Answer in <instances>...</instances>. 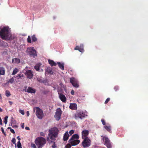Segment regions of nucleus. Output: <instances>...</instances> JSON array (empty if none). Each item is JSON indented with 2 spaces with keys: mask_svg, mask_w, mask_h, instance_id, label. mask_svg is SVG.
Wrapping results in <instances>:
<instances>
[{
  "mask_svg": "<svg viewBox=\"0 0 148 148\" xmlns=\"http://www.w3.org/2000/svg\"><path fill=\"white\" fill-rule=\"evenodd\" d=\"M59 131L58 129L56 127L51 128L49 130V133L48 134L49 137H47V141H49V138L52 140H55L58 136Z\"/></svg>",
  "mask_w": 148,
  "mask_h": 148,
  "instance_id": "1",
  "label": "nucleus"
},
{
  "mask_svg": "<svg viewBox=\"0 0 148 148\" xmlns=\"http://www.w3.org/2000/svg\"><path fill=\"white\" fill-rule=\"evenodd\" d=\"M11 36V35L7 27H4L0 31V37L2 39L5 40H10Z\"/></svg>",
  "mask_w": 148,
  "mask_h": 148,
  "instance_id": "2",
  "label": "nucleus"
},
{
  "mask_svg": "<svg viewBox=\"0 0 148 148\" xmlns=\"http://www.w3.org/2000/svg\"><path fill=\"white\" fill-rule=\"evenodd\" d=\"M46 139L42 137H38L35 140V143L38 148H42L46 143Z\"/></svg>",
  "mask_w": 148,
  "mask_h": 148,
  "instance_id": "3",
  "label": "nucleus"
},
{
  "mask_svg": "<svg viewBox=\"0 0 148 148\" xmlns=\"http://www.w3.org/2000/svg\"><path fill=\"white\" fill-rule=\"evenodd\" d=\"M26 52L28 55L33 58H35L37 56L36 51L33 47L27 48Z\"/></svg>",
  "mask_w": 148,
  "mask_h": 148,
  "instance_id": "4",
  "label": "nucleus"
},
{
  "mask_svg": "<svg viewBox=\"0 0 148 148\" xmlns=\"http://www.w3.org/2000/svg\"><path fill=\"white\" fill-rule=\"evenodd\" d=\"M36 109V114L38 118L40 119H42L44 116V114L42 110L40 108L37 107L34 108V111Z\"/></svg>",
  "mask_w": 148,
  "mask_h": 148,
  "instance_id": "5",
  "label": "nucleus"
},
{
  "mask_svg": "<svg viewBox=\"0 0 148 148\" xmlns=\"http://www.w3.org/2000/svg\"><path fill=\"white\" fill-rule=\"evenodd\" d=\"M85 116V114L84 112L82 111L77 110L75 113L74 117L76 119H82Z\"/></svg>",
  "mask_w": 148,
  "mask_h": 148,
  "instance_id": "6",
  "label": "nucleus"
},
{
  "mask_svg": "<svg viewBox=\"0 0 148 148\" xmlns=\"http://www.w3.org/2000/svg\"><path fill=\"white\" fill-rule=\"evenodd\" d=\"M91 143L90 140L88 137H86L84 138L82 142V144L84 147L86 148L89 147L91 145Z\"/></svg>",
  "mask_w": 148,
  "mask_h": 148,
  "instance_id": "7",
  "label": "nucleus"
},
{
  "mask_svg": "<svg viewBox=\"0 0 148 148\" xmlns=\"http://www.w3.org/2000/svg\"><path fill=\"white\" fill-rule=\"evenodd\" d=\"M70 82L73 87L78 88L79 87L78 82L77 80L74 77H71L70 79Z\"/></svg>",
  "mask_w": 148,
  "mask_h": 148,
  "instance_id": "8",
  "label": "nucleus"
},
{
  "mask_svg": "<svg viewBox=\"0 0 148 148\" xmlns=\"http://www.w3.org/2000/svg\"><path fill=\"white\" fill-rule=\"evenodd\" d=\"M62 112L60 108H58L55 112L54 117L57 121L59 120L61 118Z\"/></svg>",
  "mask_w": 148,
  "mask_h": 148,
  "instance_id": "9",
  "label": "nucleus"
},
{
  "mask_svg": "<svg viewBox=\"0 0 148 148\" xmlns=\"http://www.w3.org/2000/svg\"><path fill=\"white\" fill-rule=\"evenodd\" d=\"M69 142L72 146H75L78 144L79 143L80 141L78 140L70 139L69 140Z\"/></svg>",
  "mask_w": 148,
  "mask_h": 148,
  "instance_id": "10",
  "label": "nucleus"
},
{
  "mask_svg": "<svg viewBox=\"0 0 148 148\" xmlns=\"http://www.w3.org/2000/svg\"><path fill=\"white\" fill-rule=\"evenodd\" d=\"M33 72L30 70L26 71L25 75L27 76V77L30 79L32 78L33 77Z\"/></svg>",
  "mask_w": 148,
  "mask_h": 148,
  "instance_id": "11",
  "label": "nucleus"
},
{
  "mask_svg": "<svg viewBox=\"0 0 148 148\" xmlns=\"http://www.w3.org/2000/svg\"><path fill=\"white\" fill-rule=\"evenodd\" d=\"M74 49L75 50H79L80 52H83L84 51L83 45V44H81L79 46H77L74 48Z\"/></svg>",
  "mask_w": 148,
  "mask_h": 148,
  "instance_id": "12",
  "label": "nucleus"
},
{
  "mask_svg": "<svg viewBox=\"0 0 148 148\" xmlns=\"http://www.w3.org/2000/svg\"><path fill=\"white\" fill-rule=\"evenodd\" d=\"M59 97L60 99L63 102L65 103L66 101V98L65 96L62 93H60L58 91Z\"/></svg>",
  "mask_w": 148,
  "mask_h": 148,
  "instance_id": "13",
  "label": "nucleus"
},
{
  "mask_svg": "<svg viewBox=\"0 0 148 148\" xmlns=\"http://www.w3.org/2000/svg\"><path fill=\"white\" fill-rule=\"evenodd\" d=\"M89 133V131L87 130H84L82 132V139H84L86 137H88L87 136Z\"/></svg>",
  "mask_w": 148,
  "mask_h": 148,
  "instance_id": "14",
  "label": "nucleus"
},
{
  "mask_svg": "<svg viewBox=\"0 0 148 148\" xmlns=\"http://www.w3.org/2000/svg\"><path fill=\"white\" fill-rule=\"evenodd\" d=\"M69 108L72 110H76L77 109V105L75 103H71L70 104Z\"/></svg>",
  "mask_w": 148,
  "mask_h": 148,
  "instance_id": "15",
  "label": "nucleus"
},
{
  "mask_svg": "<svg viewBox=\"0 0 148 148\" xmlns=\"http://www.w3.org/2000/svg\"><path fill=\"white\" fill-rule=\"evenodd\" d=\"M27 92L31 93H35L36 92V90L32 88L29 87L27 90Z\"/></svg>",
  "mask_w": 148,
  "mask_h": 148,
  "instance_id": "16",
  "label": "nucleus"
},
{
  "mask_svg": "<svg viewBox=\"0 0 148 148\" xmlns=\"http://www.w3.org/2000/svg\"><path fill=\"white\" fill-rule=\"evenodd\" d=\"M5 74V69L4 67L0 66V76L4 75Z\"/></svg>",
  "mask_w": 148,
  "mask_h": 148,
  "instance_id": "17",
  "label": "nucleus"
},
{
  "mask_svg": "<svg viewBox=\"0 0 148 148\" xmlns=\"http://www.w3.org/2000/svg\"><path fill=\"white\" fill-rule=\"evenodd\" d=\"M69 136L68 134V132H66L64 135L63 139V140L64 141H67L68 140Z\"/></svg>",
  "mask_w": 148,
  "mask_h": 148,
  "instance_id": "18",
  "label": "nucleus"
},
{
  "mask_svg": "<svg viewBox=\"0 0 148 148\" xmlns=\"http://www.w3.org/2000/svg\"><path fill=\"white\" fill-rule=\"evenodd\" d=\"M104 127L107 131L109 132H110V133L112 132L111 126L110 125L104 126Z\"/></svg>",
  "mask_w": 148,
  "mask_h": 148,
  "instance_id": "19",
  "label": "nucleus"
},
{
  "mask_svg": "<svg viewBox=\"0 0 148 148\" xmlns=\"http://www.w3.org/2000/svg\"><path fill=\"white\" fill-rule=\"evenodd\" d=\"M57 64L60 68L62 70H64V63H61L60 62H58Z\"/></svg>",
  "mask_w": 148,
  "mask_h": 148,
  "instance_id": "20",
  "label": "nucleus"
},
{
  "mask_svg": "<svg viewBox=\"0 0 148 148\" xmlns=\"http://www.w3.org/2000/svg\"><path fill=\"white\" fill-rule=\"evenodd\" d=\"M12 62H14L17 64L20 62V59L18 58H13L12 59Z\"/></svg>",
  "mask_w": 148,
  "mask_h": 148,
  "instance_id": "21",
  "label": "nucleus"
},
{
  "mask_svg": "<svg viewBox=\"0 0 148 148\" xmlns=\"http://www.w3.org/2000/svg\"><path fill=\"white\" fill-rule=\"evenodd\" d=\"M48 61L51 66H56L57 64L56 63L52 60H49Z\"/></svg>",
  "mask_w": 148,
  "mask_h": 148,
  "instance_id": "22",
  "label": "nucleus"
},
{
  "mask_svg": "<svg viewBox=\"0 0 148 148\" xmlns=\"http://www.w3.org/2000/svg\"><path fill=\"white\" fill-rule=\"evenodd\" d=\"M79 136L77 134H73L70 139H73L74 140H77L79 139Z\"/></svg>",
  "mask_w": 148,
  "mask_h": 148,
  "instance_id": "23",
  "label": "nucleus"
},
{
  "mask_svg": "<svg viewBox=\"0 0 148 148\" xmlns=\"http://www.w3.org/2000/svg\"><path fill=\"white\" fill-rule=\"evenodd\" d=\"M102 137H103V140L105 141V143L104 144H106V143L109 142L110 140L107 137L105 136H101Z\"/></svg>",
  "mask_w": 148,
  "mask_h": 148,
  "instance_id": "24",
  "label": "nucleus"
},
{
  "mask_svg": "<svg viewBox=\"0 0 148 148\" xmlns=\"http://www.w3.org/2000/svg\"><path fill=\"white\" fill-rule=\"evenodd\" d=\"M32 42H35L37 41V39L36 37V36L35 35H33L32 37Z\"/></svg>",
  "mask_w": 148,
  "mask_h": 148,
  "instance_id": "25",
  "label": "nucleus"
},
{
  "mask_svg": "<svg viewBox=\"0 0 148 148\" xmlns=\"http://www.w3.org/2000/svg\"><path fill=\"white\" fill-rule=\"evenodd\" d=\"M104 144L108 148H111L112 147L110 141L106 144Z\"/></svg>",
  "mask_w": 148,
  "mask_h": 148,
  "instance_id": "26",
  "label": "nucleus"
},
{
  "mask_svg": "<svg viewBox=\"0 0 148 148\" xmlns=\"http://www.w3.org/2000/svg\"><path fill=\"white\" fill-rule=\"evenodd\" d=\"M18 71V69L16 68H15L13 70V72L12 73V75H15L17 73Z\"/></svg>",
  "mask_w": 148,
  "mask_h": 148,
  "instance_id": "27",
  "label": "nucleus"
},
{
  "mask_svg": "<svg viewBox=\"0 0 148 148\" xmlns=\"http://www.w3.org/2000/svg\"><path fill=\"white\" fill-rule=\"evenodd\" d=\"M5 95L8 97L10 96L11 95L10 92L8 90H6L5 92Z\"/></svg>",
  "mask_w": 148,
  "mask_h": 148,
  "instance_id": "28",
  "label": "nucleus"
},
{
  "mask_svg": "<svg viewBox=\"0 0 148 148\" xmlns=\"http://www.w3.org/2000/svg\"><path fill=\"white\" fill-rule=\"evenodd\" d=\"M17 145L18 148H22L21 147V145L20 141H19L17 143Z\"/></svg>",
  "mask_w": 148,
  "mask_h": 148,
  "instance_id": "29",
  "label": "nucleus"
},
{
  "mask_svg": "<svg viewBox=\"0 0 148 148\" xmlns=\"http://www.w3.org/2000/svg\"><path fill=\"white\" fill-rule=\"evenodd\" d=\"M47 72L49 74H52L53 73L52 69L50 68L47 69Z\"/></svg>",
  "mask_w": 148,
  "mask_h": 148,
  "instance_id": "30",
  "label": "nucleus"
},
{
  "mask_svg": "<svg viewBox=\"0 0 148 148\" xmlns=\"http://www.w3.org/2000/svg\"><path fill=\"white\" fill-rule=\"evenodd\" d=\"M34 69L37 71H38L39 70L40 66L38 65H36L34 66Z\"/></svg>",
  "mask_w": 148,
  "mask_h": 148,
  "instance_id": "31",
  "label": "nucleus"
},
{
  "mask_svg": "<svg viewBox=\"0 0 148 148\" xmlns=\"http://www.w3.org/2000/svg\"><path fill=\"white\" fill-rule=\"evenodd\" d=\"M14 78L12 77L9 79V80L8 81V83H12L14 82Z\"/></svg>",
  "mask_w": 148,
  "mask_h": 148,
  "instance_id": "32",
  "label": "nucleus"
},
{
  "mask_svg": "<svg viewBox=\"0 0 148 148\" xmlns=\"http://www.w3.org/2000/svg\"><path fill=\"white\" fill-rule=\"evenodd\" d=\"M12 142L14 144H15V147H16V139L14 138H13L12 140Z\"/></svg>",
  "mask_w": 148,
  "mask_h": 148,
  "instance_id": "33",
  "label": "nucleus"
},
{
  "mask_svg": "<svg viewBox=\"0 0 148 148\" xmlns=\"http://www.w3.org/2000/svg\"><path fill=\"white\" fill-rule=\"evenodd\" d=\"M24 76H25V75H23V74H18V76H17V77H19V78H21L22 79L21 77L23 78Z\"/></svg>",
  "mask_w": 148,
  "mask_h": 148,
  "instance_id": "34",
  "label": "nucleus"
},
{
  "mask_svg": "<svg viewBox=\"0 0 148 148\" xmlns=\"http://www.w3.org/2000/svg\"><path fill=\"white\" fill-rule=\"evenodd\" d=\"M8 117V116H6L4 118V122L5 124H6L7 123Z\"/></svg>",
  "mask_w": 148,
  "mask_h": 148,
  "instance_id": "35",
  "label": "nucleus"
},
{
  "mask_svg": "<svg viewBox=\"0 0 148 148\" xmlns=\"http://www.w3.org/2000/svg\"><path fill=\"white\" fill-rule=\"evenodd\" d=\"M72 145L69 143L67 144L65 146V148H70L71 147Z\"/></svg>",
  "mask_w": 148,
  "mask_h": 148,
  "instance_id": "36",
  "label": "nucleus"
},
{
  "mask_svg": "<svg viewBox=\"0 0 148 148\" xmlns=\"http://www.w3.org/2000/svg\"><path fill=\"white\" fill-rule=\"evenodd\" d=\"M27 42L28 43H31L32 42V41H31V39L30 37L29 36H28L27 39Z\"/></svg>",
  "mask_w": 148,
  "mask_h": 148,
  "instance_id": "37",
  "label": "nucleus"
},
{
  "mask_svg": "<svg viewBox=\"0 0 148 148\" xmlns=\"http://www.w3.org/2000/svg\"><path fill=\"white\" fill-rule=\"evenodd\" d=\"M19 112L22 115H24V111L23 110H19Z\"/></svg>",
  "mask_w": 148,
  "mask_h": 148,
  "instance_id": "38",
  "label": "nucleus"
},
{
  "mask_svg": "<svg viewBox=\"0 0 148 148\" xmlns=\"http://www.w3.org/2000/svg\"><path fill=\"white\" fill-rule=\"evenodd\" d=\"M101 121L102 123V124L104 125H106V122L103 119H101Z\"/></svg>",
  "mask_w": 148,
  "mask_h": 148,
  "instance_id": "39",
  "label": "nucleus"
},
{
  "mask_svg": "<svg viewBox=\"0 0 148 148\" xmlns=\"http://www.w3.org/2000/svg\"><path fill=\"white\" fill-rule=\"evenodd\" d=\"M110 98H107L105 102V104H107L110 100Z\"/></svg>",
  "mask_w": 148,
  "mask_h": 148,
  "instance_id": "40",
  "label": "nucleus"
},
{
  "mask_svg": "<svg viewBox=\"0 0 148 148\" xmlns=\"http://www.w3.org/2000/svg\"><path fill=\"white\" fill-rule=\"evenodd\" d=\"M1 130L2 132L5 135H6L4 132L3 128V127H1Z\"/></svg>",
  "mask_w": 148,
  "mask_h": 148,
  "instance_id": "41",
  "label": "nucleus"
},
{
  "mask_svg": "<svg viewBox=\"0 0 148 148\" xmlns=\"http://www.w3.org/2000/svg\"><path fill=\"white\" fill-rule=\"evenodd\" d=\"M51 147L52 148H56L57 146H56L55 142L52 145Z\"/></svg>",
  "mask_w": 148,
  "mask_h": 148,
  "instance_id": "42",
  "label": "nucleus"
},
{
  "mask_svg": "<svg viewBox=\"0 0 148 148\" xmlns=\"http://www.w3.org/2000/svg\"><path fill=\"white\" fill-rule=\"evenodd\" d=\"M114 89L115 91H116L119 89V87L118 86H115L114 88Z\"/></svg>",
  "mask_w": 148,
  "mask_h": 148,
  "instance_id": "43",
  "label": "nucleus"
},
{
  "mask_svg": "<svg viewBox=\"0 0 148 148\" xmlns=\"http://www.w3.org/2000/svg\"><path fill=\"white\" fill-rule=\"evenodd\" d=\"M74 133V131L73 130H71L69 132V133L70 135H71Z\"/></svg>",
  "mask_w": 148,
  "mask_h": 148,
  "instance_id": "44",
  "label": "nucleus"
},
{
  "mask_svg": "<svg viewBox=\"0 0 148 148\" xmlns=\"http://www.w3.org/2000/svg\"><path fill=\"white\" fill-rule=\"evenodd\" d=\"M16 121L14 119L12 120V124H16Z\"/></svg>",
  "mask_w": 148,
  "mask_h": 148,
  "instance_id": "45",
  "label": "nucleus"
},
{
  "mask_svg": "<svg viewBox=\"0 0 148 148\" xmlns=\"http://www.w3.org/2000/svg\"><path fill=\"white\" fill-rule=\"evenodd\" d=\"M31 147L34 148H36V147L35 145L34 144H31Z\"/></svg>",
  "mask_w": 148,
  "mask_h": 148,
  "instance_id": "46",
  "label": "nucleus"
},
{
  "mask_svg": "<svg viewBox=\"0 0 148 148\" xmlns=\"http://www.w3.org/2000/svg\"><path fill=\"white\" fill-rule=\"evenodd\" d=\"M40 135L41 136H45V134L43 132H41L40 133Z\"/></svg>",
  "mask_w": 148,
  "mask_h": 148,
  "instance_id": "47",
  "label": "nucleus"
},
{
  "mask_svg": "<svg viewBox=\"0 0 148 148\" xmlns=\"http://www.w3.org/2000/svg\"><path fill=\"white\" fill-rule=\"evenodd\" d=\"M10 131L12 133L14 134L15 133V132L13 129H12Z\"/></svg>",
  "mask_w": 148,
  "mask_h": 148,
  "instance_id": "48",
  "label": "nucleus"
},
{
  "mask_svg": "<svg viewBox=\"0 0 148 148\" xmlns=\"http://www.w3.org/2000/svg\"><path fill=\"white\" fill-rule=\"evenodd\" d=\"M71 93L72 95H73L74 94V91L73 90H72L71 91Z\"/></svg>",
  "mask_w": 148,
  "mask_h": 148,
  "instance_id": "49",
  "label": "nucleus"
},
{
  "mask_svg": "<svg viewBox=\"0 0 148 148\" xmlns=\"http://www.w3.org/2000/svg\"><path fill=\"white\" fill-rule=\"evenodd\" d=\"M21 124V127L23 129L24 127V123H23Z\"/></svg>",
  "mask_w": 148,
  "mask_h": 148,
  "instance_id": "50",
  "label": "nucleus"
},
{
  "mask_svg": "<svg viewBox=\"0 0 148 148\" xmlns=\"http://www.w3.org/2000/svg\"><path fill=\"white\" fill-rule=\"evenodd\" d=\"M25 89H24V91H25V92H27V86H25L24 87Z\"/></svg>",
  "mask_w": 148,
  "mask_h": 148,
  "instance_id": "51",
  "label": "nucleus"
},
{
  "mask_svg": "<svg viewBox=\"0 0 148 148\" xmlns=\"http://www.w3.org/2000/svg\"><path fill=\"white\" fill-rule=\"evenodd\" d=\"M25 129L27 130H30V129L29 127H25Z\"/></svg>",
  "mask_w": 148,
  "mask_h": 148,
  "instance_id": "52",
  "label": "nucleus"
},
{
  "mask_svg": "<svg viewBox=\"0 0 148 148\" xmlns=\"http://www.w3.org/2000/svg\"><path fill=\"white\" fill-rule=\"evenodd\" d=\"M2 121L1 117H0V124L2 125Z\"/></svg>",
  "mask_w": 148,
  "mask_h": 148,
  "instance_id": "53",
  "label": "nucleus"
},
{
  "mask_svg": "<svg viewBox=\"0 0 148 148\" xmlns=\"http://www.w3.org/2000/svg\"><path fill=\"white\" fill-rule=\"evenodd\" d=\"M27 116H29V111H27L26 112Z\"/></svg>",
  "mask_w": 148,
  "mask_h": 148,
  "instance_id": "54",
  "label": "nucleus"
},
{
  "mask_svg": "<svg viewBox=\"0 0 148 148\" xmlns=\"http://www.w3.org/2000/svg\"><path fill=\"white\" fill-rule=\"evenodd\" d=\"M16 138L17 139L19 140V141H20V140H21V138H20L19 136H17Z\"/></svg>",
  "mask_w": 148,
  "mask_h": 148,
  "instance_id": "55",
  "label": "nucleus"
},
{
  "mask_svg": "<svg viewBox=\"0 0 148 148\" xmlns=\"http://www.w3.org/2000/svg\"><path fill=\"white\" fill-rule=\"evenodd\" d=\"M54 142H55V141H53V140H51L50 141V143H54Z\"/></svg>",
  "mask_w": 148,
  "mask_h": 148,
  "instance_id": "56",
  "label": "nucleus"
},
{
  "mask_svg": "<svg viewBox=\"0 0 148 148\" xmlns=\"http://www.w3.org/2000/svg\"><path fill=\"white\" fill-rule=\"evenodd\" d=\"M12 127H16V128H17L18 127V126L16 125H13Z\"/></svg>",
  "mask_w": 148,
  "mask_h": 148,
  "instance_id": "57",
  "label": "nucleus"
},
{
  "mask_svg": "<svg viewBox=\"0 0 148 148\" xmlns=\"http://www.w3.org/2000/svg\"><path fill=\"white\" fill-rule=\"evenodd\" d=\"M9 102L10 103V105H12V103L10 101H9Z\"/></svg>",
  "mask_w": 148,
  "mask_h": 148,
  "instance_id": "58",
  "label": "nucleus"
},
{
  "mask_svg": "<svg viewBox=\"0 0 148 148\" xmlns=\"http://www.w3.org/2000/svg\"><path fill=\"white\" fill-rule=\"evenodd\" d=\"M2 109L1 108H0V112H2Z\"/></svg>",
  "mask_w": 148,
  "mask_h": 148,
  "instance_id": "59",
  "label": "nucleus"
},
{
  "mask_svg": "<svg viewBox=\"0 0 148 148\" xmlns=\"http://www.w3.org/2000/svg\"><path fill=\"white\" fill-rule=\"evenodd\" d=\"M8 129H10V130H11V129H12L11 128V127H8Z\"/></svg>",
  "mask_w": 148,
  "mask_h": 148,
  "instance_id": "60",
  "label": "nucleus"
},
{
  "mask_svg": "<svg viewBox=\"0 0 148 148\" xmlns=\"http://www.w3.org/2000/svg\"><path fill=\"white\" fill-rule=\"evenodd\" d=\"M82 97H85V96H83Z\"/></svg>",
  "mask_w": 148,
  "mask_h": 148,
  "instance_id": "61",
  "label": "nucleus"
},
{
  "mask_svg": "<svg viewBox=\"0 0 148 148\" xmlns=\"http://www.w3.org/2000/svg\"><path fill=\"white\" fill-rule=\"evenodd\" d=\"M3 148H4V147H3Z\"/></svg>",
  "mask_w": 148,
  "mask_h": 148,
  "instance_id": "62",
  "label": "nucleus"
}]
</instances>
